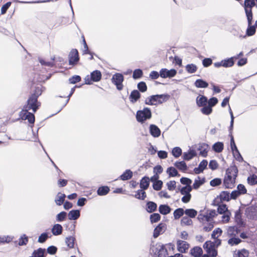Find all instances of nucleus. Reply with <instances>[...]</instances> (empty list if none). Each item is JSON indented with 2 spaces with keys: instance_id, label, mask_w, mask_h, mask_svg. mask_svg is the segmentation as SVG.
Returning <instances> with one entry per match:
<instances>
[{
  "instance_id": "46",
  "label": "nucleus",
  "mask_w": 257,
  "mask_h": 257,
  "mask_svg": "<svg viewBox=\"0 0 257 257\" xmlns=\"http://www.w3.org/2000/svg\"><path fill=\"white\" fill-rule=\"evenodd\" d=\"M220 198L221 201H229L231 198L229 192L227 191H222L220 194Z\"/></svg>"
},
{
  "instance_id": "26",
  "label": "nucleus",
  "mask_w": 257,
  "mask_h": 257,
  "mask_svg": "<svg viewBox=\"0 0 257 257\" xmlns=\"http://www.w3.org/2000/svg\"><path fill=\"white\" fill-rule=\"evenodd\" d=\"M159 211L161 214L167 215L171 212V209L167 205H161L159 207Z\"/></svg>"
},
{
  "instance_id": "44",
  "label": "nucleus",
  "mask_w": 257,
  "mask_h": 257,
  "mask_svg": "<svg viewBox=\"0 0 257 257\" xmlns=\"http://www.w3.org/2000/svg\"><path fill=\"white\" fill-rule=\"evenodd\" d=\"M135 197L139 199L144 200L146 197V194L144 190H139L137 191Z\"/></svg>"
},
{
  "instance_id": "33",
  "label": "nucleus",
  "mask_w": 257,
  "mask_h": 257,
  "mask_svg": "<svg viewBox=\"0 0 257 257\" xmlns=\"http://www.w3.org/2000/svg\"><path fill=\"white\" fill-rule=\"evenodd\" d=\"M194 85L197 88H206L208 87V84L203 80L199 79L196 80L194 83Z\"/></svg>"
},
{
  "instance_id": "8",
  "label": "nucleus",
  "mask_w": 257,
  "mask_h": 257,
  "mask_svg": "<svg viewBox=\"0 0 257 257\" xmlns=\"http://www.w3.org/2000/svg\"><path fill=\"white\" fill-rule=\"evenodd\" d=\"M203 247L207 252L212 257L217 255V252L214 247V244L211 241H206L203 245Z\"/></svg>"
},
{
  "instance_id": "13",
  "label": "nucleus",
  "mask_w": 257,
  "mask_h": 257,
  "mask_svg": "<svg viewBox=\"0 0 257 257\" xmlns=\"http://www.w3.org/2000/svg\"><path fill=\"white\" fill-rule=\"evenodd\" d=\"M208 164V162L206 160L202 161L198 167L194 168V171L195 174H198L202 172L203 170L206 168Z\"/></svg>"
},
{
  "instance_id": "36",
  "label": "nucleus",
  "mask_w": 257,
  "mask_h": 257,
  "mask_svg": "<svg viewBox=\"0 0 257 257\" xmlns=\"http://www.w3.org/2000/svg\"><path fill=\"white\" fill-rule=\"evenodd\" d=\"M205 182V179L201 178L199 177H198L197 179H196L194 181V183L193 185V187L195 189H198L201 185H202Z\"/></svg>"
},
{
  "instance_id": "42",
  "label": "nucleus",
  "mask_w": 257,
  "mask_h": 257,
  "mask_svg": "<svg viewBox=\"0 0 257 257\" xmlns=\"http://www.w3.org/2000/svg\"><path fill=\"white\" fill-rule=\"evenodd\" d=\"M109 191V189L107 186L99 187L97 190V194L99 195L103 196L107 194Z\"/></svg>"
},
{
  "instance_id": "23",
  "label": "nucleus",
  "mask_w": 257,
  "mask_h": 257,
  "mask_svg": "<svg viewBox=\"0 0 257 257\" xmlns=\"http://www.w3.org/2000/svg\"><path fill=\"white\" fill-rule=\"evenodd\" d=\"M63 227L59 224H55L52 228V233L54 235H59L62 232Z\"/></svg>"
},
{
  "instance_id": "41",
  "label": "nucleus",
  "mask_w": 257,
  "mask_h": 257,
  "mask_svg": "<svg viewBox=\"0 0 257 257\" xmlns=\"http://www.w3.org/2000/svg\"><path fill=\"white\" fill-rule=\"evenodd\" d=\"M175 165L178 169L183 171H186L187 169V165L184 161L177 162Z\"/></svg>"
},
{
  "instance_id": "28",
  "label": "nucleus",
  "mask_w": 257,
  "mask_h": 257,
  "mask_svg": "<svg viewBox=\"0 0 257 257\" xmlns=\"http://www.w3.org/2000/svg\"><path fill=\"white\" fill-rule=\"evenodd\" d=\"M46 254L45 249L39 248L38 249L35 250L32 255L34 257H45Z\"/></svg>"
},
{
  "instance_id": "38",
  "label": "nucleus",
  "mask_w": 257,
  "mask_h": 257,
  "mask_svg": "<svg viewBox=\"0 0 257 257\" xmlns=\"http://www.w3.org/2000/svg\"><path fill=\"white\" fill-rule=\"evenodd\" d=\"M184 213H185V211L183 208H179L176 209L173 213L175 219H179L184 214Z\"/></svg>"
},
{
  "instance_id": "47",
  "label": "nucleus",
  "mask_w": 257,
  "mask_h": 257,
  "mask_svg": "<svg viewBox=\"0 0 257 257\" xmlns=\"http://www.w3.org/2000/svg\"><path fill=\"white\" fill-rule=\"evenodd\" d=\"M197 69V66L193 64H188L186 66V70L189 73H193L195 72Z\"/></svg>"
},
{
  "instance_id": "1",
  "label": "nucleus",
  "mask_w": 257,
  "mask_h": 257,
  "mask_svg": "<svg viewBox=\"0 0 257 257\" xmlns=\"http://www.w3.org/2000/svg\"><path fill=\"white\" fill-rule=\"evenodd\" d=\"M42 87L40 86L36 88L34 93L28 99L27 104L24 106V108L20 112L21 118L23 120H28L31 124L34 123L35 116L28 111L32 109L33 112H35L38 108L40 104L38 102L37 98L42 92Z\"/></svg>"
},
{
  "instance_id": "16",
  "label": "nucleus",
  "mask_w": 257,
  "mask_h": 257,
  "mask_svg": "<svg viewBox=\"0 0 257 257\" xmlns=\"http://www.w3.org/2000/svg\"><path fill=\"white\" fill-rule=\"evenodd\" d=\"M239 231L240 230L237 227L233 226H229L228 228L227 233L229 236L235 237L238 234Z\"/></svg>"
},
{
  "instance_id": "19",
  "label": "nucleus",
  "mask_w": 257,
  "mask_h": 257,
  "mask_svg": "<svg viewBox=\"0 0 257 257\" xmlns=\"http://www.w3.org/2000/svg\"><path fill=\"white\" fill-rule=\"evenodd\" d=\"M202 253V249L199 246H195L190 250V254L193 257H200Z\"/></svg>"
},
{
  "instance_id": "59",
  "label": "nucleus",
  "mask_w": 257,
  "mask_h": 257,
  "mask_svg": "<svg viewBox=\"0 0 257 257\" xmlns=\"http://www.w3.org/2000/svg\"><path fill=\"white\" fill-rule=\"evenodd\" d=\"M218 212L220 214L225 213L227 211H229L226 207V205L225 204H221L219 205L217 209Z\"/></svg>"
},
{
  "instance_id": "55",
  "label": "nucleus",
  "mask_w": 257,
  "mask_h": 257,
  "mask_svg": "<svg viewBox=\"0 0 257 257\" xmlns=\"http://www.w3.org/2000/svg\"><path fill=\"white\" fill-rule=\"evenodd\" d=\"M201 111L202 112V113L205 114V115H209L210 114L212 111V107H211L210 106H204L201 109Z\"/></svg>"
},
{
  "instance_id": "34",
  "label": "nucleus",
  "mask_w": 257,
  "mask_h": 257,
  "mask_svg": "<svg viewBox=\"0 0 257 257\" xmlns=\"http://www.w3.org/2000/svg\"><path fill=\"white\" fill-rule=\"evenodd\" d=\"M157 204L154 202L149 201L147 203V210L148 212L151 213L157 209Z\"/></svg>"
},
{
  "instance_id": "14",
  "label": "nucleus",
  "mask_w": 257,
  "mask_h": 257,
  "mask_svg": "<svg viewBox=\"0 0 257 257\" xmlns=\"http://www.w3.org/2000/svg\"><path fill=\"white\" fill-rule=\"evenodd\" d=\"M208 148V146L205 143L199 144L197 148V150L200 151V155L204 157H206L207 155Z\"/></svg>"
},
{
  "instance_id": "57",
  "label": "nucleus",
  "mask_w": 257,
  "mask_h": 257,
  "mask_svg": "<svg viewBox=\"0 0 257 257\" xmlns=\"http://www.w3.org/2000/svg\"><path fill=\"white\" fill-rule=\"evenodd\" d=\"M246 16L247 17L248 25H250L252 24V10H246L245 11Z\"/></svg>"
},
{
  "instance_id": "11",
  "label": "nucleus",
  "mask_w": 257,
  "mask_h": 257,
  "mask_svg": "<svg viewBox=\"0 0 257 257\" xmlns=\"http://www.w3.org/2000/svg\"><path fill=\"white\" fill-rule=\"evenodd\" d=\"M79 60L78 52L76 49H73L69 54V63L70 65H75Z\"/></svg>"
},
{
  "instance_id": "10",
  "label": "nucleus",
  "mask_w": 257,
  "mask_h": 257,
  "mask_svg": "<svg viewBox=\"0 0 257 257\" xmlns=\"http://www.w3.org/2000/svg\"><path fill=\"white\" fill-rule=\"evenodd\" d=\"M245 215L250 219L257 218V207L250 206L246 208Z\"/></svg>"
},
{
  "instance_id": "18",
  "label": "nucleus",
  "mask_w": 257,
  "mask_h": 257,
  "mask_svg": "<svg viewBox=\"0 0 257 257\" xmlns=\"http://www.w3.org/2000/svg\"><path fill=\"white\" fill-rule=\"evenodd\" d=\"M141 94L139 91L137 90H133L129 97V99L132 103H135L140 98Z\"/></svg>"
},
{
  "instance_id": "31",
  "label": "nucleus",
  "mask_w": 257,
  "mask_h": 257,
  "mask_svg": "<svg viewBox=\"0 0 257 257\" xmlns=\"http://www.w3.org/2000/svg\"><path fill=\"white\" fill-rule=\"evenodd\" d=\"M150 180L148 177H145L141 180L140 187L143 190L147 189L149 186Z\"/></svg>"
},
{
  "instance_id": "22",
  "label": "nucleus",
  "mask_w": 257,
  "mask_h": 257,
  "mask_svg": "<svg viewBox=\"0 0 257 257\" xmlns=\"http://www.w3.org/2000/svg\"><path fill=\"white\" fill-rule=\"evenodd\" d=\"M207 98L203 95H199L196 98V103L198 106H204L206 105Z\"/></svg>"
},
{
  "instance_id": "37",
  "label": "nucleus",
  "mask_w": 257,
  "mask_h": 257,
  "mask_svg": "<svg viewBox=\"0 0 257 257\" xmlns=\"http://www.w3.org/2000/svg\"><path fill=\"white\" fill-rule=\"evenodd\" d=\"M222 67L227 68L230 67L233 65L234 61L233 58H230L227 59L222 60Z\"/></svg>"
},
{
  "instance_id": "51",
  "label": "nucleus",
  "mask_w": 257,
  "mask_h": 257,
  "mask_svg": "<svg viewBox=\"0 0 257 257\" xmlns=\"http://www.w3.org/2000/svg\"><path fill=\"white\" fill-rule=\"evenodd\" d=\"M191 191L192 187L191 186H186L181 189L180 192L183 195H187V194H190Z\"/></svg>"
},
{
  "instance_id": "32",
  "label": "nucleus",
  "mask_w": 257,
  "mask_h": 257,
  "mask_svg": "<svg viewBox=\"0 0 257 257\" xmlns=\"http://www.w3.org/2000/svg\"><path fill=\"white\" fill-rule=\"evenodd\" d=\"M198 219L203 223L211 221V217L208 215V213L206 214H203L200 213L198 216Z\"/></svg>"
},
{
  "instance_id": "48",
  "label": "nucleus",
  "mask_w": 257,
  "mask_h": 257,
  "mask_svg": "<svg viewBox=\"0 0 257 257\" xmlns=\"http://www.w3.org/2000/svg\"><path fill=\"white\" fill-rule=\"evenodd\" d=\"M241 241V239H240L239 238L232 237L231 238L228 239V243L231 245H237L239 243H240Z\"/></svg>"
},
{
  "instance_id": "20",
  "label": "nucleus",
  "mask_w": 257,
  "mask_h": 257,
  "mask_svg": "<svg viewBox=\"0 0 257 257\" xmlns=\"http://www.w3.org/2000/svg\"><path fill=\"white\" fill-rule=\"evenodd\" d=\"M230 146H231V149L232 150V151L233 152V153L234 154H235V152L238 155V157L237 158H236L238 161H240V160H242V158L241 157L240 154H239V151L235 145V144L234 143V140H233V137H231V141H230Z\"/></svg>"
},
{
  "instance_id": "62",
  "label": "nucleus",
  "mask_w": 257,
  "mask_h": 257,
  "mask_svg": "<svg viewBox=\"0 0 257 257\" xmlns=\"http://www.w3.org/2000/svg\"><path fill=\"white\" fill-rule=\"evenodd\" d=\"M143 75V71L142 70L138 69H136L134 71L133 78L134 79H138L141 78Z\"/></svg>"
},
{
  "instance_id": "17",
  "label": "nucleus",
  "mask_w": 257,
  "mask_h": 257,
  "mask_svg": "<svg viewBox=\"0 0 257 257\" xmlns=\"http://www.w3.org/2000/svg\"><path fill=\"white\" fill-rule=\"evenodd\" d=\"M197 155L195 150L190 149L188 152L183 153V159L185 160H190Z\"/></svg>"
},
{
  "instance_id": "7",
  "label": "nucleus",
  "mask_w": 257,
  "mask_h": 257,
  "mask_svg": "<svg viewBox=\"0 0 257 257\" xmlns=\"http://www.w3.org/2000/svg\"><path fill=\"white\" fill-rule=\"evenodd\" d=\"M123 81V76L120 73H116L113 75L112 82L116 86L117 89L120 90L123 88L122 84Z\"/></svg>"
},
{
  "instance_id": "50",
  "label": "nucleus",
  "mask_w": 257,
  "mask_h": 257,
  "mask_svg": "<svg viewBox=\"0 0 257 257\" xmlns=\"http://www.w3.org/2000/svg\"><path fill=\"white\" fill-rule=\"evenodd\" d=\"M255 33V28L253 26L248 25L247 29L246 30V34L248 36H251L253 35Z\"/></svg>"
},
{
  "instance_id": "45",
  "label": "nucleus",
  "mask_w": 257,
  "mask_h": 257,
  "mask_svg": "<svg viewBox=\"0 0 257 257\" xmlns=\"http://www.w3.org/2000/svg\"><path fill=\"white\" fill-rule=\"evenodd\" d=\"M192 223V220L188 216L183 217L181 220V224L182 226L191 225Z\"/></svg>"
},
{
  "instance_id": "24",
  "label": "nucleus",
  "mask_w": 257,
  "mask_h": 257,
  "mask_svg": "<svg viewBox=\"0 0 257 257\" xmlns=\"http://www.w3.org/2000/svg\"><path fill=\"white\" fill-rule=\"evenodd\" d=\"M66 195L64 194L61 193H58L55 199V202L57 205H61L65 200Z\"/></svg>"
},
{
  "instance_id": "53",
  "label": "nucleus",
  "mask_w": 257,
  "mask_h": 257,
  "mask_svg": "<svg viewBox=\"0 0 257 257\" xmlns=\"http://www.w3.org/2000/svg\"><path fill=\"white\" fill-rule=\"evenodd\" d=\"M161 216L159 213H153L150 216V220L152 223L158 222L160 220Z\"/></svg>"
},
{
  "instance_id": "58",
  "label": "nucleus",
  "mask_w": 257,
  "mask_h": 257,
  "mask_svg": "<svg viewBox=\"0 0 257 257\" xmlns=\"http://www.w3.org/2000/svg\"><path fill=\"white\" fill-rule=\"evenodd\" d=\"M167 172L169 174L170 176L175 177L178 175L177 170L174 167L168 168Z\"/></svg>"
},
{
  "instance_id": "9",
  "label": "nucleus",
  "mask_w": 257,
  "mask_h": 257,
  "mask_svg": "<svg viewBox=\"0 0 257 257\" xmlns=\"http://www.w3.org/2000/svg\"><path fill=\"white\" fill-rule=\"evenodd\" d=\"M177 74V71L174 69L168 70L166 68H163L160 71V76L163 78H172Z\"/></svg>"
},
{
  "instance_id": "43",
  "label": "nucleus",
  "mask_w": 257,
  "mask_h": 257,
  "mask_svg": "<svg viewBox=\"0 0 257 257\" xmlns=\"http://www.w3.org/2000/svg\"><path fill=\"white\" fill-rule=\"evenodd\" d=\"M75 237L69 236L66 238L65 242L68 247L69 248H73L74 245Z\"/></svg>"
},
{
  "instance_id": "40",
  "label": "nucleus",
  "mask_w": 257,
  "mask_h": 257,
  "mask_svg": "<svg viewBox=\"0 0 257 257\" xmlns=\"http://www.w3.org/2000/svg\"><path fill=\"white\" fill-rule=\"evenodd\" d=\"M185 214L190 218H194L197 214V211L194 209H187L185 210Z\"/></svg>"
},
{
  "instance_id": "12",
  "label": "nucleus",
  "mask_w": 257,
  "mask_h": 257,
  "mask_svg": "<svg viewBox=\"0 0 257 257\" xmlns=\"http://www.w3.org/2000/svg\"><path fill=\"white\" fill-rule=\"evenodd\" d=\"M177 248L179 251L184 253L189 248V244L185 241L178 240L177 242Z\"/></svg>"
},
{
  "instance_id": "29",
  "label": "nucleus",
  "mask_w": 257,
  "mask_h": 257,
  "mask_svg": "<svg viewBox=\"0 0 257 257\" xmlns=\"http://www.w3.org/2000/svg\"><path fill=\"white\" fill-rule=\"evenodd\" d=\"M255 6L254 0H245L244 7L245 11L251 10L252 8Z\"/></svg>"
},
{
  "instance_id": "3",
  "label": "nucleus",
  "mask_w": 257,
  "mask_h": 257,
  "mask_svg": "<svg viewBox=\"0 0 257 257\" xmlns=\"http://www.w3.org/2000/svg\"><path fill=\"white\" fill-rule=\"evenodd\" d=\"M169 98L167 94L153 95L147 97L145 103L148 105H156L166 101Z\"/></svg>"
},
{
  "instance_id": "15",
  "label": "nucleus",
  "mask_w": 257,
  "mask_h": 257,
  "mask_svg": "<svg viewBox=\"0 0 257 257\" xmlns=\"http://www.w3.org/2000/svg\"><path fill=\"white\" fill-rule=\"evenodd\" d=\"M165 229V224L163 223L159 224L154 229L153 236L155 238H157L160 234L163 233Z\"/></svg>"
},
{
  "instance_id": "6",
  "label": "nucleus",
  "mask_w": 257,
  "mask_h": 257,
  "mask_svg": "<svg viewBox=\"0 0 257 257\" xmlns=\"http://www.w3.org/2000/svg\"><path fill=\"white\" fill-rule=\"evenodd\" d=\"M101 78V73L98 70H95L93 71L91 73V79L89 76H87L85 78V82L87 84H90L92 83L91 80L95 82L99 81Z\"/></svg>"
},
{
  "instance_id": "35",
  "label": "nucleus",
  "mask_w": 257,
  "mask_h": 257,
  "mask_svg": "<svg viewBox=\"0 0 257 257\" xmlns=\"http://www.w3.org/2000/svg\"><path fill=\"white\" fill-rule=\"evenodd\" d=\"M133 176V172L130 170H126L120 176V179L122 180H127L131 179Z\"/></svg>"
},
{
  "instance_id": "21",
  "label": "nucleus",
  "mask_w": 257,
  "mask_h": 257,
  "mask_svg": "<svg viewBox=\"0 0 257 257\" xmlns=\"http://www.w3.org/2000/svg\"><path fill=\"white\" fill-rule=\"evenodd\" d=\"M151 134L154 137H158L161 134V131L156 125L151 124L150 126Z\"/></svg>"
},
{
  "instance_id": "54",
  "label": "nucleus",
  "mask_w": 257,
  "mask_h": 257,
  "mask_svg": "<svg viewBox=\"0 0 257 257\" xmlns=\"http://www.w3.org/2000/svg\"><path fill=\"white\" fill-rule=\"evenodd\" d=\"M28 242V237L25 234H23L19 239V245L21 246L26 245Z\"/></svg>"
},
{
  "instance_id": "64",
  "label": "nucleus",
  "mask_w": 257,
  "mask_h": 257,
  "mask_svg": "<svg viewBox=\"0 0 257 257\" xmlns=\"http://www.w3.org/2000/svg\"><path fill=\"white\" fill-rule=\"evenodd\" d=\"M138 88L141 92H145L147 89V87L144 82H141L138 84Z\"/></svg>"
},
{
  "instance_id": "56",
  "label": "nucleus",
  "mask_w": 257,
  "mask_h": 257,
  "mask_svg": "<svg viewBox=\"0 0 257 257\" xmlns=\"http://www.w3.org/2000/svg\"><path fill=\"white\" fill-rule=\"evenodd\" d=\"M67 215L66 212L64 211L61 212L57 215L56 220L58 221L61 222L64 220Z\"/></svg>"
},
{
  "instance_id": "2",
  "label": "nucleus",
  "mask_w": 257,
  "mask_h": 257,
  "mask_svg": "<svg viewBox=\"0 0 257 257\" xmlns=\"http://www.w3.org/2000/svg\"><path fill=\"white\" fill-rule=\"evenodd\" d=\"M237 172V169L235 166L230 167L227 169L224 179V184L226 188H232L234 186Z\"/></svg>"
},
{
  "instance_id": "63",
  "label": "nucleus",
  "mask_w": 257,
  "mask_h": 257,
  "mask_svg": "<svg viewBox=\"0 0 257 257\" xmlns=\"http://www.w3.org/2000/svg\"><path fill=\"white\" fill-rule=\"evenodd\" d=\"M176 182L175 181H170L167 183V186L170 191H173L176 188Z\"/></svg>"
},
{
  "instance_id": "61",
  "label": "nucleus",
  "mask_w": 257,
  "mask_h": 257,
  "mask_svg": "<svg viewBox=\"0 0 257 257\" xmlns=\"http://www.w3.org/2000/svg\"><path fill=\"white\" fill-rule=\"evenodd\" d=\"M222 232V231L221 229H220L219 228H216L213 231L211 235L212 237L213 238H218L219 236L221 235Z\"/></svg>"
},
{
  "instance_id": "39",
  "label": "nucleus",
  "mask_w": 257,
  "mask_h": 257,
  "mask_svg": "<svg viewBox=\"0 0 257 257\" xmlns=\"http://www.w3.org/2000/svg\"><path fill=\"white\" fill-rule=\"evenodd\" d=\"M213 150L217 153L222 152L223 149V144L221 142H217L215 143L213 146Z\"/></svg>"
},
{
  "instance_id": "25",
  "label": "nucleus",
  "mask_w": 257,
  "mask_h": 257,
  "mask_svg": "<svg viewBox=\"0 0 257 257\" xmlns=\"http://www.w3.org/2000/svg\"><path fill=\"white\" fill-rule=\"evenodd\" d=\"M234 218L235 221L237 224L241 226L244 225V221L241 218V214L239 209L235 211Z\"/></svg>"
},
{
  "instance_id": "4",
  "label": "nucleus",
  "mask_w": 257,
  "mask_h": 257,
  "mask_svg": "<svg viewBox=\"0 0 257 257\" xmlns=\"http://www.w3.org/2000/svg\"><path fill=\"white\" fill-rule=\"evenodd\" d=\"M152 113L150 108H144L143 110H138L137 112V120L140 122H143L147 119L151 118Z\"/></svg>"
},
{
  "instance_id": "60",
  "label": "nucleus",
  "mask_w": 257,
  "mask_h": 257,
  "mask_svg": "<svg viewBox=\"0 0 257 257\" xmlns=\"http://www.w3.org/2000/svg\"><path fill=\"white\" fill-rule=\"evenodd\" d=\"M163 185L162 181L158 180L155 181L153 184V188L154 190L158 191L161 190Z\"/></svg>"
},
{
  "instance_id": "49",
  "label": "nucleus",
  "mask_w": 257,
  "mask_h": 257,
  "mask_svg": "<svg viewBox=\"0 0 257 257\" xmlns=\"http://www.w3.org/2000/svg\"><path fill=\"white\" fill-rule=\"evenodd\" d=\"M231 213L230 211H227L225 213L222 214L221 221L223 223H227L230 220Z\"/></svg>"
},
{
  "instance_id": "27",
  "label": "nucleus",
  "mask_w": 257,
  "mask_h": 257,
  "mask_svg": "<svg viewBox=\"0 0 257 257\" xmlns=\"http://www.w3.org/2000/svg\"><path fill=\"white\" fill-rule=\"evenodd\" d=\"M80 216V211L78 210H73L68 213V218L70 220H76Z\"/></svg>"
},
{
  "instance_id": "5",
  "label": "nucleus",
  "mask_w": 257,
  "mask_h": 257,
  "mask_svg": "<svg viewBox=\"0 0 257 257\" xmlns=\"http://www.w3.org/2000/svg\"><path fill=\"white\" fill-rule=\"evenodd\" d=\"M151 251L159 257H165L167 254V250L164 245L160 244L153 245L151 248Z\"/></svg>"
},
{
  "instance_id": "30",
  "label": "nucleus",
  "mask_w": 257,
  "mask_h": 257,
  "mask_svg": "<svg viewBox=\"0 0 257 257\" xmlns=\"http://www.w3.org/2000/svg\"><path fill=\"white\" fill-rule=\"evenodd\" d=\"M249 254L248 251L245 249H242L235 251L234 254V257H248Z\"/></svg>"
},
{
  "instance_id": "52",
  "label": "nucleus",
  "mask_w": 257,
  "mask_h": 257,
  "mask_svg": "<svg viewBox=\"0 0 257 257\" xmlns=\"http://www.w3.org/2000/svg\"><path fill=\"white\" fill-rule=\"evenodd\" d=\"M172 154L174 156V157L178 158L182 154V150L179 147H175L173 149Z\"/></svg>"
}]
</instances>
